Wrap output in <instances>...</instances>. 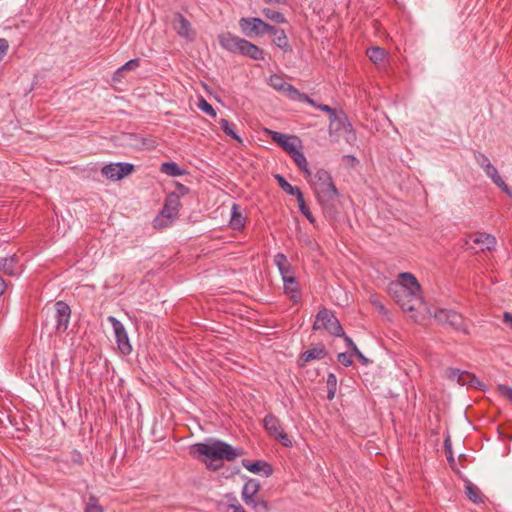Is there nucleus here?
Returning a JSON list of instances; mask_svg holds the SVG:
<instances>
[{
    "instance_id": "nucleus-22",
    "label": "nucleus",
    "mask_w": 512,
    "mask_h": 512,
    "mask_svg": "<svg viewBox=\"0 0 512 512\" xmlns=\"http://www.w3.org/2000/svg\"><path fill=\"white\" fill-rule=\"evenodd\" d=\"M400 280L391 282L390 284H400L404 288H406L408 291H413L417 293H421V287L418 283L416 277L408 272L400 273L399 275Z\"/></svg>"
},
{
    "instance_id": "nucleus-10",
    "label": "nucleus",
    "mask_w": 512,
    "mask_h": 512,
    "mask_svg": "<svg viewBox=\"0 0 512 512\" xmlns=\"http://www.w3.org/2000/svg\"><path fill=\"white\" fill-rule=\"evenodd\" d=\"M343 132L345 134V139L348 143H352L356 140V135L351 123L348 122L347 117L345 115H337V113L329 119V133L330 135L334 133Z\"/></svg>"
},
{
    "instance_id": "nucleus-62",
    "label": "nucleus",
    "mask_w": 512,
    "mask_h": 512,
    "mask_svg": "<svg viewBox=\"0 0 512 512\" xmlns=\"http://www.w3.org/2000/svg\"><path fill=\"white\" fill-rule=\"evenodd\" d=\"M378 308H379L381 311H383V310H384V306H383L382 304H379V305H378Z\"/></svg>"
},
{
    "instance_id": "nucleus-28",
    "label": "nucleus",
    "mask_w": 512,
    "mask_h": 512,
    "mask_svg": "<svg viewBox=\"0 0 512 512\" xmlns=\"http://www.w3.org/2000/svg\"><path fill=\"white\" fill-rule=\"evenodd\" d=\"M284 292L289 296L291 301L296 304L301 299V290L296 278H293L292 284L283 282Z\"/></svg>"
},
{
    "instance_id": "nucleus-61",
    "label": "nucleus",
    "mask_w": 512,
    "mask_h": 512,
    "mask_svg": "<svg viewBox=\"0 0 512 512\" xmlns=\"http://www.w3.org/2000/svg\"><path fill=\"white\" fill-rule=\"evenodd\" d=\"M349 157V161H356V158L354 156H348Z\"/></svg>"
},
{
    "instance_id": "nucleus-57",
    "label": "nucleus",
    "mask_w": 512,
    "mask_h": 512,
    "mask_svg": "<svg viewBox=\"0 0 512 512\" xmlns=\"http://www.w3.org/2000/svg\"><path fill=\"white\" fill-rule=\"evenodd\" d=\"M335 393H336V389L328 388V391H327V398H328L329 400H332V399L335 397Z\"/></svg>"
},
{
    "instance_id": "nucleus-43",
    "label": "nucleus",
    "mask_w": 512,
    "mask_h": 512,
    "mask_svg": "<svg viewBox=\"0 0 512 512\" xmlns=\"http://www.w3.org/2000/svg\"><path fill=\"white\" fill-rule=\"evenodd\" d=\"M280 30H281L280 28L270 25L264 21L263 28H262V36H264L265 34H270V35L275 36L276 34H278V32Z\"/></svg>"
},
{
    "instance_id": "nucleus-30",
    "label": "nucleus",
    "mask_w": 512,
    "mask_h": 512,
    "mask_svg": "<svg viewBox=\"0 0 512 512\" xmlns=\"http://www.w3.org/2000/svg\"><path fill=\"white\" fill-rule=\"evenodd\" d=\"M466 495L470 501L475 504L482 503L484 501V496L480 489L473 485L472 483H468L466 485Z\"/></svg>"
},
{
    "instance_id": "nucleus-39",
    "label": "nucleus",
    "mask_w": 512,
    "mask_h": 512,
    "mask_svg": "<svg viewBox=\"0 0 512 512\" xmlns=\"http://www.w3.org/2000/svg\"><path fill=\"white\" fill-rule=\"evenodd\" d=\"M474 159H475L476 163L482 169H485L491 163L489 158L485 154H483L482 152H479V151H476L474 153Z\"/></svg>"
},
{
    "instance_id": "nucleus-23",
    "label": "nucleus",
    "mask_w": 512,
    "mask_h": 512,
    "mask_svg": "<svg viewBox=\"0 0 512 512\" xmlns=\"http://www.w3.org/2000/svg\"><path fill=\"white\" fill-rule=\"evenodd\" d=\"M260 485L258 481L249 479L243 486L242 499L247 505H252L254 495L259 491Z\"/></svg>"
},
{
    "instance_id": "nucleus-17",
    "label": "nucleus",
    "mask_w": 512,
    "mask_h": 512,
    "mask_svg": "<svg viewBox=\"0 0 512 512\" xmlns=\"http://www.w3.org/2000/svg\"><path fill=\"white\" fill-rule=\"evenodd\" d=\"M269 85L275 90L284 93L288 98L296 100L299 91L287 83L280 75L274 74L269 78Z\"/></svg>"
},
{
    "instance_id": "nucleus-48",
    "label": "nucleus",
    "mask_w": 512,
    "mask_h": 512,
    "mask_svg": "<svg viewBox=\"0 0 512 512\" xmlns=\"http://www.w3.org/2000/svg\"><path fill=\"white\" fill-rule=\"evenodd\" d=\"M189 192V188L181 183H177L176 185V191L172 192L171 194H179V198L181 196L186 195Z\"/></svg>"
},
{
    "instance_id": "nucleus-4",
    "label": "nucleus",
    "mask_w": 512,
    "mask_h": 512,
    "mask_svg": "<svg viewBox=\"0 0 512 512\" xmlns=\"http://www.w3.org/2000/svg\"><path fill=\"white\" fill-rule=\"evenodd\" d=\"M426 312L429 313L430 316H433L438 324L447 325L455 330L468 333L467 325L465 324L462 315L458 312L443 308L436 309L432 312L429 307H427Z\"/></svg>"
},
{
    "instance_id": "nucleus-24",
    "label": "nucleus",
    "mask_w": 512,
    "mask_h": 512,
    "mask_svg": "<svg viewBox=\"0 0 512 512\" xmlns=\"http://www.w3.org/2000/svg\"><path fill=\"white\" fill-rule=\"evenodd\" d=\"M327 356V351L323 345H318L316 347H313L311 349H308L304 351L301 354V360L304 363L313 361V360H320Z\"/></svg>"
},
{
    "instance_id": "nucleus-3",
    "label": "nucleus",
    "mask_w": 512,
    "mask_h": 512,
    "mask_svg": "<svg viewBox=\"0 0 512 512\" xmlns=\"http://www.w3.org/2000/svg\"><path fill=\"white\" fill-rule=\"evenodd\" d=\"M388 292L393 296L395 301L404 311L418 312L420 310L426 311L427 304L424 303L422 294L408 291L400 284H389Z\"/></svg>"
},
{
    "instance_id": "nucleus-29",
    "label": "nucleus",
    "mask_w": 512,
    "mask_h": 512,
    "mask_svg": "<svg viewBox=\"0 0 512 512\" xmlns=\"http://www.w3.org/2000/svg\"><path fill=\"white\" fill-rule=\"evenodd\" d=\"M160 171L168 176L177 177L185 175L186 170L180 168L175 162H164L161 164Z\"/></svg>"
},
{
    "instance_id": "nucleus-14",
    "label": "nucleus",
    "mask_w": 512,
    "mask_h": 512,
    "mask_svg": "<svg viewBox=\"0 0 512 512\" xmlns=\"http://www.w3.org/2000/svg\"><path fill=\"white\" fill-rule=\"evenodd\" d=\"M445 374L448 379L457 382L461 386L467 385L477 387L481 385L480 381L476 378L474 374L460 370L458 368H448L445 371Z\"/></svg>"
},
{
    "instance_id": "nucleus-32",
    "label": "nucleus",
    "mask_w": 512,
    "mask_h": 512,
    "mask_svg": "<svg viewBox=\"0 0 512 512\" xmlns=\"http://www.w3.org/2000/svg\"><path fill=\"white\" fill-rule=\"evenodd\" d=\"M367 55L374 64H380L384 61L386 52L383 48L376 46L369 48L367 50Z\"/></svg>"
},
{
    "instance_id": "nucleus-51",
    "label": "nucleus",
    "mask_w": 512,
    "mask_h": 512,
    "mask_svg": "<svg viewBox=\"0 0 512 512\" xmlns=\"http://www.w3.org/2000/svg\"><path fill=\"white\" fill-rule=\"evenodd\" d=\"M316 108L329 114V119L336 114L335 110L326 104H317Z\"/></svg>"
},
{
    "instance_id": "nucleus-18",
    "label": "nucleus",
    "mask_w": 512,
    "mask_h": 512,
    "mask_svg": "<svg viewBox=\"0 0 512 512\" xmlns=\"http://www.w3.org/2000/svg\"><path fill=\"white\" fill-rule=\"evenodd\" d=\"M470 246L473 249H477L479 251L491 250L496 245V239L491 234L487 233H476L470 237Z\"/></svg>"
},
{
    "instance_id": "nucleus-44",
    "label": "nucleus",
    "mask_w": 512,
    "mask_h": 512,
    "mask_svg": "<svg viewBox=\"0 0 512 512\" xmlns=\"http://www.w3.org/2000/svg\"><path fill=\"white\" fill-rule=\"evenodd\" d=\"M256 511L266 512L268 510V505L264 500H255L251 505Z\"/></svg>"
},
{
    "instance_id": "nucleus-12",
    "label": "nucleus",
    "mask_w": 512,
    "mask_h": 512,
    "mask_svg": "<svg viewBox=\"0 0 512 512\" xmlns=\"http://www.w3.org/2000/svg\"><path fill=\"white\" fill-rule=\"evenodd\" d=\"M133 169L134 166L131 163H111L102 168V174L110 180L117 181L129 175Z\"/></svg>"
},
{
    "instance_id": "nucleus-56",
    "label": "nucleus",
    "mask_w": 512,
    "mask_h": 512,
    "mask_svg": "<svg viewBox=\"0 0 512 512\" xmlns=\"http://www.w3.org/2000/svg\"><path fill=\"white\" fill-rule=\"evenodd\" d=\"M7 288V284L4 279L0 276V296H2Z\"/></svg>"
},
{
    "instance_id": "nucleus-15",
    "label": "nucleus",
    "mask_w": 512,
    "mask_h": 512,
    "mask_svg": "<svg viewBox=\"0 0 512 512\" xmlns=\"http://www.w3.org/2000/svg\"><path fill=\"white\" fill-rule=\"evenodd\" d=\"M270 138L288 154L295 148H301V141L297 136L287 135L277 131L267 130Z\"/></svg>"
},
{
    "instance_id": "nucleus-6",
    "label": "nucleus",
    "mask_w": 512,
    "mask_h": 512,
    "mask_svg": "<svg viewBox=\"0 0 512 512\" xmlns=\"http://www.w3.org/2000/svg\"><path fill=\"white\" fill-rule=\"evenodd\" d=\"M313 330H326L333 336L343 335V328L334 313L323 307L316 315Z\"/></svg>"
},
{
    "instance_id": "nucleus-54",
    "label": "nucleus",
    "mask_w": 512,
    "mask_h": 512,
    "mask_svg": "<svg viewBox=\"0 0 512 512\" xmlns=\"http://www.w3.org/2000/svg\"><path fill=\"white\" fill-rule=\"evenodd\" d=\"M503 322L507 324L510 329H512V313L510 312H504L503 313Z\"/></svg>"
},
{
    "instance_id": "nucleus-2",
    "label": "nucleus",
    "mask_w": 512,
    "mask_h": 512,
    "mask_svg": "<svg viewBox=\"0 0 512 512\" xmlns=\"http://www.w3.org/2000/svg\"><path fill=\"white\" fill-rule=\"evenodd\" d=\"M316 194L326 216L334 218L337 214L339 192L333 183L330 173L324 169H318L311 176H306Z\"/></svg>"
},
{
    "instance_id": "nucleus-33",
    "label": "nucleus",
    "mask_w": 512,
    "mask_h": 512,
    "mask_svg": "<svg viewBox=\"0 0 512 512\" xmlns=\"http://www.w3.org/2000/svg\"><path fill=\"white\" fill-rule=\"evenodd\" d=\"M262 14L265 18L277 23V24H284L287 22L286 17L282 12L270 9V8H264L262 9Z\"/></svg>"
},
{
    "instance_id": "nucleus-42",
    "label": "nucleus",
    "mask_w": 512,
    "mask_h": 512,
    "mask_svg": "<svg viewBox=\"0 0 512 512\" xmlns=\"http://www.w3.org/2000/svg\"><path fill=\"white\" fill-rule=\"evenodd\" d=\"M337 359H338V362L341 363L345 367H349L353 363L351 355L346 352L339 353L337 356Z\"/></svg>"
},
{
    "instance_id": "nucleus-38",
    "label": "nucleus",
    "mask_w": 512,
    "mask_h": 512,
    "mask_svg": "<svg viewBox=\"0 0 512 512\" xmlns=\"http://www.w3.org/2000/svg\"><path fill=\"white\" fill-rule=\"evenodd\" d=\"M198 107L200 110H202L203 112H205L206 114L212 116V117H216V111L215 109L213 108V106L208 103L204 98H201L199 100V104H198Z\"/></svg>"
},
{
    "instance_id": "nucleus-34",
    "label": "nucleus",
    "mask_w": 512,
    "mask_h": 512,
    "mask_svg": "<svg viewBox=\"0 0 512 512\" xmlns=\"http://www.w3.org/2000/svg\"><path fill=\"white\" fill-rule=\"evenodd\" d=\"M246 53L244 56L249 57L253 60H264L265 59V53L264 51L258 47L257 45L253 44L249 41V44L246 45Z\"/></svg>"
},
{
    "instance_id": "nucleus-19",
    "label": "nucleus",
    "mask_w": 512,
    "mask_h": 512,
    "mask_svg": "<svg viewBox=\"0 0 512 512\" xmlns=\"http://www.w3.org/2000/svg\"><path fill=\"white\" fill-rule=\"evenodd\" d=\"M18 262V257L15 254L0 257V271L8 276L20 275L22 273V268Z\"/></svg>"
},
{
    "instance_id": "nucleus-7",
    "label": "nucleus",
    "mask_w": 512,
    "mask_h": 512,
    "mask_svg": "<svg viewBox=\"0 0 512 512\" xmlns=\"http://www.w3.org/2000/svg\"><path fill=\"white\" fill-rule=\"evenodd\" d=\"M107 321L112 325L119 352L125 356L129 355L132 352V345L124 325L114 316H108Z\"/></svg>"
},
{
    "instance_id": "nucleus-8",
    "label": "nucleus",
    "mask_w": 512,
    "mask_h": 512,
    "mask_svg": "<svg viewBox=\"0 0 512 512\" xmlns=\"http://www.w3.org/2000/svg\"><path fill=\"white\" fill-rule=\"evenodd\" d=\"M218 41L220 46L226 51L234 54H239L244 56L247 49V44L249 41L240 38L230 32H224L218 35Z\"/></svg>"
},
{
    "instance_id": "nucleus-37",
    "label": "nucleus",
    "mask_w": 512,
    "mask_h": 512,
    "mask_svg": "<svg viewBox=\"0 0 512 512\" xmlns=\"http://www.w3.org/2000/svg\"><path fill=\"white\" fill-rule=\"evenodd\" d=\"M227 498L229 500V503L226 505L227 510H232V512H246L245 509L238 503L235 496L227 495Z\"/></svg>"
},
{
    "instance_id": "nucleus-45",
    "label": "nucleus",
    "mask_w": 512,
    "mask_h": 512,
    "mask_svg": "<svg viewBox=\"0 0 512 512\" xmlns=\"http://www.w3.org/2000/svg\"><path fill=\"white\" fill-rule=\"evenodd\" d=\"M9 49V42L4 38H0V62L3 60L4 56L7 54Z\"/></svg>"
},
{
    "instance_id": "nucleus-41",
    "label": "nucleus",
    "mask_w": 512,
    "mask_h": 512,
    "mask_svg": "<svg viewBox=\"0 0 512 512\" xmlns=\"http://www.w3.org/2000/svg\"><path fill=\"white\" fill-rule=\"evenodd\" d=\"M85 512H103V510L102 507L97 504L96 499L92 497L86 505Z\"/></svg>"
},
{
    "instance_id": "nucleus-63",
    "label": "nucleus",
    "mask_w": 512,
    "mask_h": 512,
    "mask_svg": "<svg viewBox=\"0 0 512 512\" xmlns=\"http://www.w3.org/2000/svg\"><path fill=\"white\" fill-rule=\"evenodd\" d=\"M445 447H448V439L445 440Z\"/></svg>"
},
{
    "instance_id": "nucleus-26",
    "label": "nucleus",
    "mask_w": 512,
    "mask_h": 512,
    "mask_svg": "<svg viewBox=\"0 0 512 512\" xmlns=\"http://www.w3.org/2000/svg\"><path fill=\"white\" fill-rule=\"evenodd\" d=\"M486 175L493 181L495 185H497L499 188H501L506 193L510 192V189L508 185L505 183V181L502 179V177L499 175L498 170L490 163L488 167L483 169Z\"/></svg>"
},
{
    "instance_id": "nucleus-53",
    "label": "nucleus",
    "mask_w": 512,
    "mask_h": 512,
    "mask_svg": "<svg viewBox=\"0 0 512 512\" xmlns=\"http://www.w3.org/2000/svg\"><path fill=\"white\" fill-rule=\"evenodd\" d=\"M353 354L359 359V361L363 365H367L369 363V360L361 353V351L357 348Z\"/></svg>"
},
{
    "instance_id": "nucleus-46",
    "label": "nucleus",
    "mask_w": 512,
    "mask_h": 512,
    "mask_svg": "<svg viewBox=\"0 0 512 512\" xmlns=\"http://www.w3.org/2000/svg\"><path fill=\"white\" fill-rule=\"evenodd\" d=\"M327 388H337V377L334 373H329L326 380Z\"/></svg>"
},
{
    "instance_id": "nucleus-35",
    "label": "nucleus",
    "mask_w": 512,
    "mask_h": 512,
    "mask_svg": "<svg viewBox=\"0 0 512 512\" xmlns=\"http://www.w3.org/2000/svg\"><path fill=\"white\" fill-rule=\"evenodd\" d=\"M273 42L277 47L282 49L284 52L291 51V46L289 44L287 35L283 29H281L278 32V34L274 36Z\"/></svg>"
},
{
    "instance_id": "nucleus-16",
    "label": "nucleus",
    "mask_w": 512,
    "mask_h": 512,
    "mask_svg": "<svg viewBox=\"0 0 512 512\" xmlns=\"http://www.w3.org/2000/svg\"><path fill=\"white\" fill-rule=\"evenodd\" d=\"M274 263L277 266L283 282H289L292 284L293 278L295 277V270L286 255L283 253H277L274 256Z\"/></svg>"
},
{
    "instance_id": "nucleus-50",
    "label": "nucleus",
    "mask_w": 512,
    "mask_h": 512,
    "mask_svg": "<svg viewBox=\"0 0 512 512\" xmlns=\"http://www.w3.org/2000/svg\"><path fill=\"white\" fill-rule=\"evenodd\" d=\"M296 100L307 102L308 104H310V105H312L314 107H316L317 104H318L315 100L310 98L308 95L300 93V92H299V95H297Z\"/></svg>"
},
{
    "instance_id": "nucleus-58",
    "label": "nucleus",
    "mask_w": 512,
    "mask_h": 512,
    "mask_svg": "<svg viewBox=\"0 0 512 512\" xmlns=\"http://www.w3.org/2000/svg\"><path fill=\"white\" fill-rule=\"evenodd\" d=\"M267 3L286 4L287 0H265Z\"/></svg>"
},
{
    "instance_id": "nucleus-52",
    "label": "nucleus",
    "mask_w": 512,
    "mask_h": 512,
    "mask_svg": "<svg viewBox=\"0 0 512 512\" xmlns=\"http://www.w3.org/2000/svg\"><path fill=\"white\" fill-rule=\"evenodd\" d=\"M293 196H296V198H297L299 210L303 211V209H305L306 204H305L304 196H303V193L301 192V190L299 189L298 193L294 194Z\"/></svg>"
},
{
    "instance_id": "nucleus-11",
    "label": "nucleus",
    "mask_w": 512,
    "mask_h": 512,
    "mask_svg": "<svg viewBox=\"0 0 512 512\" xmlns=\"http://www.w3.org/2000/svg\"><path fill=\"white\" fill-rule=\"evenodd\" d=\"M263 23L259 17H242L238 22L241 33L248 38L262 37Z\"/></svg>"
},
{
    "instance_id": "nucleus-5",
    "label": "nucleus",
    "mask_w": 512,
    "mask_h": 512,
    "mask_svg": "<svg viewBox=\"0 0 512 512\" xmlns=\"http://www.w3.org/2000/svg\"><path fill=\"white\" fill-rule=\"evenodd\" d=\"M180 206L179 194H169L160 215L154 219L153 226L157 229L168 226L178 216Z\"/></svg>"
},
{
    "instance_id": "nucleus-60",
    "label": "nucleus",
    "mask_w": 512,
    "mask_h": 512,
    "mask_svg": "<svg viewBox=\"0 0 512 512\" xmlns=\"http://www.w3.org/2000/svg\"><path fill=\"white\" fill-rule=\"evenodd\" d=\"M349 157V161H356V158L354 156H348Z\"/></svg>"
},
{
    "instance_id": "nucleus-59",
    "label": "nucleus",
    "mask_w": 512,
    "mask_h": 512,
    "mask_svg": "<svg viewBox=\"0 0 512 512\" xmlns=\"http://www.w3.org/2000/svg\"><path fill=\"white\" fill-rule=\"evenodd\" d=\"M80 459H81V455L79 453H77V457L74 458V461L77 463H81Z\"/></svg>"
},
{
    "instance_id": "nucleus-40",
    "label": "nucleus",
    "mask_w": 512,
    "mask_h": 512,
    "mask_svg": "<svg viewBox=\"0 0 512 512\" xmlns=\"http://www.w3.org/2000/svg\"><path fill=\"white\" fill-rule=\"evenodd\" d=\"M139 59L135 58V59H131L129 61H127L123 66H121L116 74H120L124 71H127V70H133V69H136L137 67H139Z\"/></svg>"
},
{
    "instance_id": "nucleus-31",
    "label": "nucleus",
    "mask_w": 512,
    "mask_h": 512,
    "mask_svg": "<svg viewBox=\"0 0 512 512\" xmlns=\"http://www.w3.org/2000/svg\"><path fill=\"white\" fill-rule=\"evenodd\" d=\"M219 125L221 130L231 138L237 140L238 142H242L241 137L235 132V124L230 122L227 119H221L219 121Z\"/></svg>"
},
{
    "instance_id": "nucleus-20",
    "label": "nucleus",
    "mask_w": 512,
    "mask_h": 512,
    "mask_svg": "<svg viewBox=\"0 0 512 512\" xmlns=\"http://www.w3.org/2000/svg\"><path fill=\"white\" fill-rule=\"evenodd\" d=\"M173 27L179 36L189 40L194 38L195 33L190 22L182 14H177Z\"/></svg>"
},
{
    "instance_id": "nucleus-27",
    "label": "nucleus",
    "mask_w": 512,
    "mask_h": 512,
    "mask_svg": "<svg viewBox=\"0 0 512 512\" xmlns=\"http://www.w3.org/2000/svg\"><path fill=\"white\" fill-rule=\"evenodd\" d=\"M289 155L294 160L299 169L305 173V176H311V171L308 168L306 157L300 148H295L289 153Z\"/></svg>"
},
{
    "instance_id": "nucleus-13",
    "label": "nucleus",
    "mask_w": 512,
    "mask_h": 512,
    "mask_svg": "<svg viewBox=\"0 0 512 512\" xmlns=\"http://www.w3.org/2000/svg\"><path fill=\"white\" fill-rule=\"evenodd\" d=\"M55 328L58 333H64L67 331L70 317H71V309L67 303L64 301H57L55 303Z\"/></svg>"
},
{
    "instance_id": "nucleus-1",
    "label": "nucleus",
    "mask_w": 512,
    "mask_h": 512,
    "mask_svg": "<svg viewBox=\"0 0 512 512\" xmlns=\"http://www.w3.org/2000/svg\"><path fill=\"white\" fill-rule=\"evenodd\" d=\"M190 454L205 463L207 468L218 470L221 468L223 460L233 461L241 456L243 451L222 440L209 438L205 442L193 444Z\"/></svg>"
},
{
    "instance_id": "nucleus-25",
    "label": "nucleus",
    "mask_w": 512,
    "mask_h": 512,
    "mask_svg": "<svg viewBox=\"0 0 512 512\" xmlns=\"http://www.w3.org/2000/svg\"><path fill=\"white\" fill-rule=\"evenodd\" d=\"M245 226V217L240 211L238 204L233 203L231 207V219L229 221V227L233 230H241Z\"/></svg>"
},
{
    "instance_id": "nucleus-64",
    "label": "nucleus",
    "mask_w": 512,
    "mask_h": 512,
    "mask_svg": "<svg viewBox=\"0 0 512 512\" xmlns=\"http://www.w3.org/2000/svg\"><path fill=\"white\" fill-rule=\"evenodd\" d=\"M413 318L415 319V321H419V319L417 318V316L413 315Z\"/></svg>"
},
{
    "instance_id": "nucleus-21",
    "label": "nucleus",
    "mask_w": 512,
    "mask_h": 512,
    "mask_svg": "<svg viewBox=\"0 0 512 512\" xmlns=\"http://www.w3.org/2000/svg\"><path fill=\"white\" fill-rule=\"evenodd\" d=\"M242 465L252 473L263 472V475L266 477L270 476L273 472L271 465L262 460L251 462L247 459H244L242 460Z\"/></svg>"
},
{
    "instance_id": "nucleus-49",
    "label": "nucleus",
    "mask_w": 512,
    "mask_h": 512,
    "mask_svg": "<svg viewBox=\"0 0 512 512\" xmlns=\"http://www.w3.org/2000/svg\"><path fill=\"white\" fill-rule=\"evenodd\" d=\"M339 337H342L346 343V346L352 351V353L357 349V346L353 342V340L345 334L343 331V335H340Z\"/></svg>"
},
{
    "instance_id": "nucleus-47",
    "label": "nucleus",
    "mask_w": 512,
    "mask_h": 512,
    "mask_svg": "<svg viewBox=\"0 0 512 512\" xmlns=\"http://www.w3.org/2000/svg\"><path fill=\"white\" fill-rule=\"evenodd\" d=\"M499 391L502 395H504L509 401L512 402V387L506 385H499Z\"/></svg>"
},
{
    "instance_id": "nucleus-55",
    "label": "nucleus",
    "mask_w": 512,
    "mask_h": 512,
    "mask_svg": "<svg viewBox=\"0 0 512 512\" xmlns=\"http://www.w3.org/2000/svg\"><path fill=\"white\" fill-rule=\"evenodd\" d=\"M301 213L309 220L310 223L314 222V217L306 205H305V209H303V211H301Z\"/></svg>"
},
{
    "instance_id": "nucleus-9",
    "label": "nucleus",
    "mask_w": 512,
    "mask_h": 512,
    "mask_svg": "<svg viewBox=\"0 0 512 512\" xmlns=\"http://www.w3.org/2000/svg\"><path fill=\"white\" fill-rule=\"evenodd\" d=\"M263 425L266 431L277 439L284 447H291L292 441L281 427V422L273 414H267L263 419Z\"/></svg>"
},
{
    "instance_id": "nucleus-36",
    "label": "nucleus",
    "mask_w": 512,
    "mask_h": 512,
    "mask_svg": "<svg viewBox=\"0 0 512 512\" xmlns=\"http://www.w3.org/2000/svg\"><path fill=\"white\" fill-rule=\"evenodd\" d=\"M275 178L281 189L288 195L293 196L294 194L298 193L299 188L297 186L291 185L283 176L277 174Z\"/></svg>"
}]
</instances>
